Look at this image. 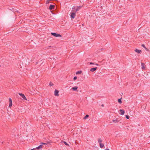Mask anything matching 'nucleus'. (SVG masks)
<instances>
[{
	"label": "nucleus",
	"mask_w": 150,
	"mask_h": 150,
	"mask_svg": "<svg viewBox=\"0 0 150 150\" xmlns=\"http://www.w3.org/2000/svg\"><path fill=\"white\" fill-rule=\"evenodd\" d=\"M47 144L45 143L42 142L41 143V144L39 146L40 147V148L41 149L43 147V145H46Z\"/></svg>",
	"instance_id": "obj_13"
},
{
	"label": "nucleus",
	"mask_w": 150,
	"mask_h": 150,
	"mask_svg": "<svg viewBox=\"0 0 150 150\" xmlns=\"http://www.w3.org/2000/svg\"><path fill=\"white\" fill-rule=\"evenodd\" d=\"M77 78V77H76V76H74V78H73L74 80V81H75V80H76V79Z\"/></svg>",
	"instance_id": "obj_25"
},
{
	"label": "nucleus",
	"mask_w": 150,
	"mask_h": 150,
	"mask_svg": "<svg viewBox=\"0 0 150 150\" xmlns=\"http://www.w3.org/2000/svg\"><path fill=\"white\" fill-rule=\"evenodd\" d=\"M82 71H76V74H81L82 73Z\"/></svg>",
	"instance_id": "obj_16"
},
{
	"label": "nucleus",
	"mask_w": 150,
	"mask_h": 150,
	"mask_svg": "<svg viewBox=\"0 0 150 150\" xmlns=\"http://www.w3.org/2000/svg\"><path fill=\"white\" fill-rule=\"evenodd\" d=\"M99 145L101 148H102L104 146V144L102 143H100Z\"/></svg>",
	"instance_id": "obj_17"
},
{
	"label": "nucleus",
	"mask_w": 150,
	"mask_h": 150,
	"mask_svg": "<svg viewBox=\"0 0 150 150\" xmlns=\"http://www.w3.org/2000/svg\"><path fill=\"white\" fill-rule=\"evenodd\" d=\"M36 150V148H33V149H31V150Z\"/></svg>",
	"instance_id": "obj_29"
},
{
	"label": "nucleus",
	"mask_w": 150,
	"mask_h": 150,
	"mask_svg": "<svg viewBox=\"0 0 150 150\" xmlns=\"http://www.w3.org/2000/svg\"><path fill=\"white\" fill-rule=\"evenodd\" d=\"M142 69V70H144L145 68V64L142 63H141Z\"/></svg>",
	"instance_id": "obj_9"
},
{
	"label": "nucleus",
	"mask_w": 150,
	"mask_h": 150,
	"mask_svg": "<svg viewBox=\"0 0 150 150\" xmlns=\"http://www.w3.org/2000/svg\"><path fill=\"white\" fill-rule=\"evenodd\" d=\"M96 65H97V66H98L99 65L98 64H95Z\"/></svg>",
	"instance_id": "obj_30"
},
{
	"label": "nucleus",
	"mask_w": 150,
	"mask_h": 150,
	"mask_svg": "<svg viewBox=\"0 0 150 150\" xmlns=\"http://www.w3.org/2000/svg\"><path fill=\"white\" fill-rule=\"evenodd\" d=\"M113 122H114L115 123H116L117 122V120H114L113 121Z\"/></svg>",
	"instance_id": "obj_27"
},
{
	"label": "nucleus",
	"mask_w": 150,
	"mask_h": 150,
	"mask_svg": "<svg viewBox=\"0 0 150 150\" xmlns=\"http://www.w3.org/2000/svg\"><path fill=\"white\" fill-rule=\"evenodd\" d=\"M142 47H143L144 48H145V49L146 50V51H148V49L146 48V47L145 46V45L144 44H142Z\"/></svg>",
	"instance_id": "obj_15"
},
{
	"label": "nucleus",
	"mask_w": 150,
	"mask_h": 150,
	"mask_svg": "<svg viewBox=\"0 0 150 150\" xmlns=\"http://www.w3.org/2000/svg\"><path fill=\"white\" fill-rule=\"evenodd\" d=\"M121 99H122V98H121L118 99V102L120 104L122 103V101L121 100Z\"/></svg>",
	"instance_id": "obj_19"
},
{
	"label": "nucleus",
	"mask_w": 150,
	"mask_h": 150,
	"mask_svg": "<svg viewBox=\"0 0 150 150\" xmlns=\"http://www.w3.org/2000/svg\"><path fill=\"white\" fill-rule=\"evenodd\" d=\"M76 7L75 6H74L72 8V10L71 11V12H75V13H76Z\"/></svg>",
	"instance_id": "obj_10"
},
{
	"label": "nucleus",
	"mask_w": 150,
	"mask_h": 150,
	"mask_svg": "<svg viewBox=\"0 0 150 150\" xmlns=\"http://www.w3.org/2000/svg\"><path fill=\"white\" fill-rule=\"evenodd\" d=\"M51 34L53 35V36H54V37H61V35H60V34H57V33H51Z\"/></svg>",
	"instance_id": "obj_2"
},
{
	"label": "nucleus",
	"mask_w": 150,
	"mask_h": 150,
	"mask_svg": "<svg viewBox=\"0 0 150 150\" xmlns=\"http://www.w3.org/2000/svg\"><path fill=\"white\" fill-rule=\"evenodd\" d=\"M134 51L138 54H141L142 52L141 50H138L137 49H135L134 50Z\"/></svg>",
	"instance_id": "obj_7"
},
{
	"label": "nucleus",
	"mask_w": 150,
	"mask_h": 150,
	"mask_svg": "<svg viewBox=\"0 0 150 150\" xmlns=\"http://www.w3.org/2000/svg\"><path fill=\"white\" fill-rule=\"evenodd\" d=\"M120 112V114L122 115H124V113L125 112V111L122 109H120L119 110Z\"/></svg>",
	"instance_id": "obj_6"
},
{
	"label": "nucleus",
	"mask_w": 150,
	"mask_h": 150,
	"mask_svg": "<svg viewBox=\"0 0 150 150\" xmlns=\"http://www.w3.org/2000/svg\"><path fill=\"white\" fill-rule=\"evenodd\" d=\"M51 0H47L46 2V4H48L50 3V1Z\"/></svg>",
	"instance_id": "obj_21"
},
{
	"label": "nucleus",
	"mask_w": 150,
	"mask_h": 150,
	"mask_svg": "<svg viewBox=\"0 0 150 150\" xmlns=\"http://www.w3.org/2000/svg\"><path fill=\"white\" fill-rule=\"evenodd\" d=\"M97 69V67L93 68H91L90 70L91 71L93 72L95 71Z\"/></svg>",
	"instance_id": "obj_12"
},
{
	"label": "nucleus",
	"mask_w": 150,
	"mask_h": 150,
	"mask_svg": "<svg viewBox=\"0 0 150 150\" xmlns=\"http://www.w3.org/2000/svg\"><path fill=\"white\" fill-rule=\"evenodd\" d=\"M90 64H95L92 63V62H90Z\"/></svg>",
	"instance_id": "obj_28"
},
{
	"label": "nucleus",
	"mask_w": 150,
	"mask_h": 150,
	"mask_svg": "<svg viewBox=\"0 0 150 150\" xmlns=\"http://www.w3.org/2000/svg\"><path fill=\"white\" fill-rule=\"evenodd\" d=\"M81 8V6H77L76 8V12H77V11H79Z\"/></svg>",
	"instance_id": "obj_14"
},
{
	"label": "nucleus",
	"mask_w": 150,
	"mask_h": 150,
	"mask_svg": "<svg viewBox=\"0 0 150 150\" xmlns=\"http://www.w3.org/2000/svg\"><path fill=\"white\" fill-rule=\"evenodd\" d=\"M9 107L11 108L12 105V100L11 98H9Z\"/></svg>",
	"instance_id": "obj_5"
},
{
	"label": "nucleus",
	"mask_w": 150,
	"mask_h": 150,
	"mask_svg": "<svg viewBox=\"0 0 150 150\" xmlns=\"http://www.w3.org/2000/svg\"><path fill=\"white\" fill-rule=\"evenodd\" d=\"M89 117V115H86V116L84 117V119H86L87 118H88Z\"/></svg>",
	"instance_id": "obj_20"
},
{
	"label": "nucleus",
	"mask_w": 150,
	"mask_h": 150,
	"mask_svg": "<svg viewBox=\"0 0 150 150\" xmlns=\"http://www.w3.org/2000/svg\"><path fill=\"white\" fill-rule=\"evenodd\" d=\"M64 143L66 145H67L69 146L68 144L65 141L64 142Z\"/></svg>",
	"instance_id": "obj_24"
},
{
	"label": "nucleus",
	"mask_w": 150,
	"mask_h": 150,
	"mask_svg": "<svg viewBox=\"0 0 150 150\" xmlns=\"http://www.w3.org/2000/svg\"><path fill=\"white\" fill-rule=\"evenodd\" d=\"M49 85L50 86H52L54 85V84L52 83L51 82L49 83Z\"/></svg>",
	"instance_id": "obj_22"
},
{
	"label": "nucleus",
	"mask_w": 150,
	"mask_h": 150,
	"mask_svg": "<svg viewBox=\"0 0 150 150\" xmlns=\"http://www.w3.org/2000/svg\"><path fill=\"white\" fill-rule=\"evenodd\" d=\"M36 148V149H41L40 148V147L39 146H38Z\"/></svg>",
	"instance_id": "obj_26"
},
{
	"label": "nucleus",
	"mask_w": 150,
	"mask_h": 150,
	"mask_svg": "<svg viewBox=\"0 0 150 150\" xmlns=\"http://www.w3.org/2000/svg\"><path fill=\"white\" fill-rule=\"evenodd\" d=\"M69 15L71 19H74L76 16V13H75V12H71L70 13Z\"/></svg>",
	"instance_id": "obj_1"
},
{
	"label": "nucleus",
	"mask_w": 150,
	"mask_h": 150,
	"mask_svg": "<svg viewBox=\"0 0 150 150\" xmlns=\"http://www.w3.org/2000/svg\"><path fill=\"white\" fill-rule=\"evenodd\" d=\"M59 91L57 90H55L54 91V95L55 96H59Z\"/></svg>",
	"instance_id": "obj_4"
},
{
	"label": "nucleus",
	"mask_w": 150,
	"mask_h": 150,
	"mask_svg": "<svg viewBox=\"0 0 150 150\" xmlns=\"http://www.w3.org/2000/svg\"><path fill=\"white\" fill-rule=\"evenodd\" d=\"M78 88V87L77 86H74L71 88V90L74 91H76L77 90Z\"/></svg>",
	"instance_id": "obj_8"
},
{
	"label": "nucleus",
	"mask_w": 150,
	"mask_h": 150,
	"mask_svg": "<svg viewBox=\"0 0 150 150\" xmlns=\"http://www.w3.org/2000/svg\"><path fill=\"white\" fill-rule=\"evenodd\" d=\"M126 117L127 119H129V116L126 115Z\"/></svg>",
	"instance_id": "obj_23"
},
{
	"label": "nucleus",
	"mask_w": 150,
	"mask_h": 150,
	"mask_svg": "<svg viewBox=\"0 0 150 150\" xmlns=\"http://www.w3.org/2000/svg\"><path fill=\"white\" fill-rule=\"evenodd\" d=\"M55 6L54 5H51L49 6V9L52 10L54 9Z\"/></svg>",
	"instance_id": "obj_11"
},
{
	"label": "nucleus",
	"mask_w": 150,
	"mask_h": 150,
	"mask_svg": "<svg viewBox=\"0 0 150 150\" xmlns=\"http://www.w3.org/2000/svg\"><path fill=\"white\" fill-rule=\"evenodd\" d=\"M18 94L22 98L23 100H27V99L25 96H24V95L22 93H19Z\"/></svg>",
	"instance_id": "obj_3"
},
{
	"label": "nucleus",
	"mask_w": 150,
	"mask_h": 150,
	"mask_svg": "<svg viewBox=\"0 0 150 150\" xmlns=\"http://www.w3.org/2000/svg\"><path fill=\"white\" fill-rule=\"evenodd\" d=\"M102 142V140L100 139L99 138L98 139V142L99 143V144L101 143Z\"/></svg>",
	"instance_id": "obj_18"
}]
</instances>
